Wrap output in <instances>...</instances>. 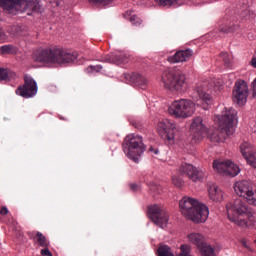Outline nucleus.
Segmentation results:
<instances>
[{"mask_svg":"<svg viewBox=\"0 0 256 256\" xmlns=\"http://www.w3.org/2000/svg\"><path fill=\"white\" fill-rule=\"evenodd\" d=\"M234 191L237 196L243 198H237L233 203L226 205L229 221L239 227H254L255 216L249 212L247 202L248 205H254L256 207V189L253 188L251 182L243 180L234 184Z\"/></svg>","mask_w":256,"mask_h":256,"instance_id":"1","label":"nucleus"},{"mask_svg":"<svg viewBox=\"0 0 256 256\" xmlns=\"http://www.w3.org/2000/svg\"><path fill=\"white\" fill-rule=\"evenodd\" d=\"M77 57H79V53L60 47L38 49L32 54L33 61L37 63H50V65H69L75 63Z\"/></svg>","mask_w":256,"mask_h":256,"instance_id":"2","label":"nucleus"},{"mask_svg":"<svg viewBox=\"0 0 256 256\" xmlns=\"http://www.w3.org/2000/svg\"><path fill=\"white\" fill-rule=\"evenodd\" d=\"M235 123H237V110L233 108L226 109L218 117L219 129L210 135V141L213 143L225 141L229 135L235 133Z\"/></svg>","mask_w":256,"mask_h":256,"instance_id":"3","label":"nucleus"},{"mask_svg":"<svg viewBox=\"0 0 256 256\" xmlns=\"http://www.w3.org/2000/svg\"><path fill=\"white\" fill-rule=\"evenodd\" d=\"M179 208L182 215L194 223H205L209 217V208L193 198H182L179 202Z\"/></svg>","mask_w":256,"mask_h":256,"instance_id":"4","label":"nucleus"},{"mask_svg":"<svg viewBox=\"0 0 256 256\" xmlns=\"http://www.w3.org/2000/svg\"><path fill=\"white\" fill-rule=\"evenodd\" d=\"M0 7L9 13L21 11L27 15L39 13L41 9L39 0H0Z\"/></svg>","mask_w":256,"mask_h":256,"instance_id":"5","label":"nucleus"},{"mask_svg":"<svg viewBox=\"0 0 256 256\" xmlns=\"http://www.w3.org/2000/svg\"><path fill=\"white\" fill-rule=\"evenodd\" d=\"M161 83L169 91H177L178 93L187 91L185 74L179 70H165L162 74Z\"/></svg>","mask_w":256,"mask_h":256,"instance_id":"6","label":"nucleus"},{"mask_svg":"<svg viewBox=\"0 0 256 256\" xmlns=\"http://www.w3.org/2000/svg\"><path fill=\"white\" fill-rule=\"evenodd\" d=\"M213 83L209 80L199 82L194 88L192 98L197 101L198 105H202L203 109H209V105H213ZM200 102V103H199Z\"/></svg>","mask_w":256,"mask_h":256,"instance_id":"7","label":"nucleus"},{"mask_svg":"<svg viewBox=\"0 0 256 256\" xmlns=\"http://www.w3.org/2000/svg\"><path fill=\"white\" fill-rule=\"evenodd\" d=\"M122 147L125 155L132 161H137V157H141V154L145 152L143 137L135 134L126 136Z\"/></svg>","mask_w":256,"mask_h":256,"instance_id":"8","label":"nucleus"},{"mask_svg":"<svg viewBox=\"0 0 256 256\" xmlns=\"http://www.w3.org/2000/svg\"><path fill=\"white\" fill-rule=\"evenodd\" d=\"M169 115L176 119H187L195 113V103L191 100H175L168 108Z\"/></svg>","mask_w":256,"mask_h":256,"instance_id":"9","label":"nucleus"},{"mask_svg":"<svg viewBox=\"0 0 256 256\" xmlns=\"http://www.w3.org/2000/svg\"><path fill=\"white\" fill-rule=\"evenodd\" d=\"M188 241L195 245L202 256H215V249L205 242V237L200 233H190Z\"/></svg>","mask_w":256,"mask_h":256,"instance_id":"10","label":"nucleus"},{"mask_svg":"<svg viewBox=\"0 0 256 256\" xmlns=\"http://www.w3.org/2000/svg\"><path fill=\"white\" fill-rule=\"evenodd\" d=\"M182 177H187L190 181L197 183V181H203L207 177V173L202 168H197L189 163H182L179 169Z\"/></svg>","mask_w":256,"mask_h":256,"instance_id":"11","label":"nucleus"},{"mask_svg":"<svg viewBox=\"0 0 256 256\" xmlns=\"http://www.w3.org/2000/svg\"><path fill=\"white\" fill-rule=\"evenodd\" d=\"M148 215L153 223L158 227H161V229L167 227V223H169V213L163 208L157 205L150 206L148 207Z\"/></svg>","mask_w":256,"mask_h":256,"instance_id":"12","label":"nucleus"},{"mask_svg":"<svg viewBox=\"0 0 256 256\" xmlns=\"http://www.w3.org/2000/svg\"><path fill=\"white\" fill-rule=\"evenodd\" d=\"M37 82L31 76H24V84L19 86L15 93L24 99H30V97H35L37 95Z\"/></svg>","mask_w":256,"mask_h":256,"instance_id":"13","label":"nucleus"},{"mask_svg":"<svg viewBox=\"0 0 256 256\" xmlns=\"http://www.w3.org/2000/svg\"><path fill=\"white\" fill-rule=\"evenodd\" d=\"M158 131L162 133L163 139H166L169 143H173L175 141V135L179 132V128L174 121L164 119L158 123Z\"/></svg>","mask_w":256,"mask_h":256,"instance_id":"14","label":"nucleus"},{"mask_svg":"<svg viewBox=\"0 0 256 256\" xmlns=\"http://www.w3.org/2000/svg\"><path fill=\"white\" fill-rule=\"evenodd\" d=\"M213 169L220 173V175H230V177H237L239 175V166L230 160L221 161L214 160Z\"/></svg>","mask_w":256,"mask_h":256,"instance_id":"15","label":"nucleus"},{"mask_svg":"<svg viewBox=\"0 0 256 256\" xmlns=\"http://www.w3.org/2000/svg\"><path fill=\"white\" fill-rule=\"evenodd\" d=\"M249 96V88L247 82L244 80H238L235 83L233 89V101L237 105H245L247 103V97Z\"/></svg>","mask_w":256,"mask_h":256,"instance_id":"16","label":"nucleus"},{"mask_svg":"<svg viewBox=\"0 0 256 256\" xmlns=\"http://www.w3.org/2000/svg\"><path fill=\"white\" fill-rule=\"evenodd\" d=\"M98 61H101L102 63H114L115 65H125L129 63L130 58L129 54L124 52H115L110 53L104 56H101Z\"/></svg>","mask_w":256,"mask_h":256,"instance_id":"17","label":"nucleus"},{"mask_svg":"<svg viewBox=\"0 0 256 256\" xmlns=\"http://www.w3.org/2000/svg\"><path fill=\"white\" fill-rule=\"evenodd\" d=\"M190 131L194 141H201L203 135L207 134V127L203 124V118L195 117L190 126Z\"/></svg>","mask_w":256,"mask_h":256,"instance_id":"18","label":"nucleus"},{"mask_svg":"<svg viewBox=\"0 0 256 256\" xmlns=\"http://www.w3.org/2000/svg\"><path fill=\"white\" fill-rule=\"evenodd\" d=\"M240 152L242 157L256 169V155L253 154V149L251 148V144L249 142H244L240 145Z\"/></svg>","mask_w":256,"mask_h":256,"instance_id":"19","label":"nucleus"},{"mask_svg":"<svg viewBox=\"0 0 256 256\" xmlns=\"http://www.w3.org/2000/svg\"><path fill=\"white\" fill-rule=\"evenodd\" d=\"M193 57V50H179L173 56L168 57L167 61L169 63H183L189 61Z\"/></svg>","mask_w":256,"mask_h":256,"instance_id":"20","label":"nucleus"},{"mask_svg":"<svg viewBox=\"0 0 256 256\" xmlns=\"http://www.w3.org/2000/svg\"><path fill=\"white\" fill-rule=\"evenodd\" d=\"M209 198L216 203L219 201H223V191L219 188V186L213 184L208 188Z\"/></svg>","mask_w":256,"mask_h":256,"instance_id":"21","label":"nucleus"},{"mask_svg":"<svg viewBox=\"0 0 256 256\" xmlns=\"http://www.w3.org/2000/svg\"><path fill=\"white\" fill-rule=\"evenodd\" d=\"M126 79H130L132 83L141 87V89H145L147 87V79L143 77L141 74L132 73L131 75H127Z\"/></svg>","mask_w":256,"mask_h":256,"instance_id":"22","label":"nucleus"},{"mask_svg":"<svg viewBox=\"0 0 256 256\" xmlns=\"http://www.w3.org/2000/svg\"><path fill=\"white\" fill-rule=\"evenodd\" d=\"M124 18H126L127 21H130V23L135 27H139L143 24V20L139 18V16L135 15L133 10H128L126 13H124Z\"/></svg>","mask_w":256,"mask_h":256,"instance_id":"23","label":"nucleus"},{"mask_svg":"<svg viewBox=\"0 0 256 256\" xmlns=\"http://www.w3.org/2000/svg\"><path fill=\"white\" fill-rule=\"evenodd\" d=\"M218 31L220 33H225V34L235 33V31H239V25L234 24L233 22H227L225 24L220 25L218 28Z\"/></svg>","mask_w":256,"mask_h":256,"instance_id":"24","label":"nucleus"},{"mask_svg":"<svg viewBox=\"0 0 256 256\" xmlns=\"http://www.w3.org/2000/svg\"><path fill=\"white\" fill-rule=\"evenodd\" d=\"M17 74L7 68H0V81H12L15 79Z\"/></svg>","mask_w":256,"mask_h":256,"instance_id":"25","label":"nucleus"},{"mask_svg":"<svg viewBox=\"0 0 256 256\" xmlns=\"http://www.w3.org/2000/svg\"><path fill=\"white\" fill-rule=\"evenodd\" d=\"M158 7H166L167 9L171 7H179V0H154Z\"/></svg>","mask_w":256,"mask_h":256,"instance_id":"26","label":"nucleus"},{"mask_svg":"<svg viewBox=\"0 0 256 256\" xmlns=\"http://www.w3.org/2000/svg\"><path fill=\"white\" fill-rule=\"evenodd\" d=\"M36 243L40 247H49V240H47V237H45L41 232L36 233Z\"/></svg>","mask_w":256,"mask_h":256,"instance_id":"27","label":"nucleus"},{"mask_svg":"<svg viewBox=\"0 0 256 256\" xmlns=\"http://www.w3.org/2000/svg\"><path fill=\"white\" fill-rule=\"evenodd\" d=\"M158 256H175V254L171 251V247L163 245L158 248Z\"/></svg>","mask_w":256,"mask_h":256,"instance_id":"28","label":"nucleus"},{"mask_svg":"<svg viewBox=\"0 0 256 256\" xmlns=\"http://www.w3.org/2000/svg\"><path fill=\"white\" fill-rule=\"evenodd\" d=\"M178 256H193L191 255V246L189 244H182Z\"/></svg>","mask_w":256,"mask_h":256,"instance_id":"29","label":"nucleus"},{"mask_svg":"<svg viewBox=\"0 0 256 256\" xmlns=\"http://www.w3.org/2000/svg\"><path fill=\"white\" fill-rule=\"evenodd\" d=\"M15 47L13 45H4L2 47H0V53H2V55H7L9 53H15Z\"/></svg>","mask_w":256,"mask_h":256,"instance_id":"30","label":"nucleus"},{"mask_svg":"<svg viewBox=\"0 0 256 256\" xmlns=\"http://www.w3.org/2000/svg\"><path fill=\"white\" fill-rule=\"evenodd\" d=\"M220 57L224 62L225 67H231V56H229L227 52H221Z\"/></svg>","mask_w":256,"mask_h":256,"instance_id":"31","label":"nucleus"},{"mask_svg":"<svg viewBox=\"0 0 256 256\" xmlns=\"http://www.w3.org/2000/svg\"><path fill=\"white\" fill-rule=\"evenodd\" d=\"M172 183L175 187H183V178H181V176H173Z\"/></svg>","mask_w":256,"mask_h":256,"instance_id":"32","label":"nucleus"},{"mask_svg":"<svg viewBox=\"0 0 256 256\" xmlns=\"http://www.w3.org/2000/svg\"><path fill=\"white\" fill-rule=\"evenodd\" d=\"M40 253L43 256H53V253H51L48 247H44V249H42Z\"/></svg>","mask_w":256,"mask_h":256,"instance_id":"33","label":"nucleus"},{"mask_svg":"<svg viewBox=\"0 0 256 256\" xmlns=\"http://www.w3.org/2000/svg\"><path fill=\"white\" fill-rule=\"evenodd\" d=\"M149 187L150 191H152L153 193H159V187L157 186V184L150 183Z\"/></svg>","mask_w":256,"mask_h":256,"instance_id":"34","label":"nucleus"},{"mask_svg":"<svg viewBox=\"0 0 256 256\" xmlns=\"http://www.w3.org/2000/svg\"><path fill=\"white\" fill-rule=\"evenodd\" d=\"M37 233V231L27 232V235L30 239H37Z\"/></svg>","mask_w":256,"mask_h":256,"instance_id":"35","label":"nucleus"},{"mask_svg":"<svg viewBox=\"0 0 256 256\" xmlns=\"http://www.w3.org/2000/svg\"><path fill=\"white\" fill-rule=\"evenodd\" d=\"M113 0H109L108 2L97 1V0H89L90 3H101L102 5H109Z\"/></svg>","mask_w":256,"mask_h":256,"instance_id":"36","label":"nucleus"},{"mask_svg":"<svg viewBox=\"0 0 256 256\" xmlns=\"http://www.w3.org/2000/svg\"><path fill=\"white\" fill-rule=\"evenodd\" d=\"M252 91H253V97H256V78L252 82Z\"/></svg>","mask_w":256,"mask_h":256,"instance_id":"37","label":"nucleus"},{"mask_svg":"<svg viewBox=\"0 0 256 256\" xmlns=\"http://www.w3.org/2000/svg\"><path fill=\"white\" fill-rule=\"evenodd\" d=\"M7 213H9V209H7V207L3 206L0 210V214L7 215Z\"/></svg>","mask_w":256,"mask_h":256,"instance_id":"38","label":"nucleus"},{"mask_svg":"<svg viewBox=\"0 0 256 256\" xmlns=\"http://www.w3.org/2000/svg\"><path fill=\"white\" fill-rule=\"evenodd\" d=\"M131 191H139V185L137 184H130Z\"/></svg>","mask_w":256,"mask_h":256,"instance_id":"39","label":"nucleus"},{"mask_svg":"<svg viewBox=\"0 0 256 256\" xmlns=\"http://www.w3.org/2000/svg\"><path fill=\"white\" fill-rule=\"evenodd\" d=\"M91 69H93V71H101V69H103V66L101 65H96V66H91Z\"/></svg>","mask_w":256,"mask_h":256,"instance_id":"40","label":"nucleus"},{"mask_svg":"<svg viewBox=\"0 0 256 256\" xmlns=\"http://www.w3.org/2000/svg\"><path fill=\"white\" fill-rule=\"evenodd\" d=\"M3 39H5V32L0 28V41H3Z\"/></svg>","mask_w":256,"mask_h":256,"instance_id":"41","label":"nucleus"},{"mask_svg":"<svg viewBox=\"0 0 256 256\" xmlns=\"http://www.w3.org/2000/svg\"><path fill=\"white\" fill-rule=\"evenodd\" d=\"M251 65H252V67H254V69H256V58H253L251 60Z\"/></svg>","mask_w":256,"mask_h":256,"instance_id":"42","label":"nucleus"},{"mask_svg":"<svg viewBox=\"0 0 256 256\" xmlns=\"http://www.w3.org/2000/svg\"><path fill=\"white\" fill-rule=\"evenodd\" d=\"M242 245L243 247H245L246 249H249V246H247V242H245V240H242Z\"/></svg>","mask_w":256,"mask_h":256,"instance_id":"43","label":"nucleus"},{"mask_svg":"<svg viewBox=\"0 0 256 256\" xmlns=\"http://www.w3.org/2000/svg\"><path fill=\"white\" fill-rule=\"evenodd\" d=\"M155 155H159V150H154Z\"/></svg>","mask_w":256,"mask_h":256,"instance_id":"44","label":"nucleus"},{"mask_svg":"<svg viewBox=\"0 0 256 256\" xmlns=\"http://www.w3.org/2000/svg\"><path fill=\"white\" fill-rule=\"evenodd\" d=\"M16 31H21V28H19V27H18V28H16Z\"/></svg>","mask_w":256,"mask_h":256,"instance_id":"45","label":"nucleus"},{"mask_svg":"<svg viewBox=\"0 0 256 256\" xmlns=\"http://www.w3.org/2000/svg\"><path fill=\"white\" fill-rule=\"evenodd\" d=\"M149 151H153V148H150Z\"/></svg>","mask_w":256,"mask_h":256,"instance_id":"46","label":"nucleus"},{"mask_svg":"<svg viewBox=\"0 0 256 256\" xmlns=\"http://www.w3.org/2000/svg\"><path fill=\"white\" fill-rule=\"evenodd\" d=\"M18 35H23V34L18 32Z\"/></svg>","mask_w":256,"mask_h":256,"instance_id":"47","label":"nucleus"}]
</instances>
